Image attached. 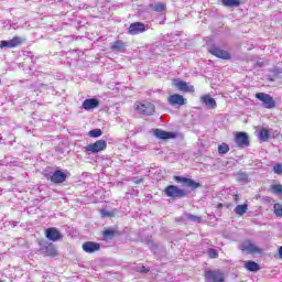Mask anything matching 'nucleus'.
Returning a JSON list of instances; mask_svg holds the SVG:
<instances>
[{"instance_id":"nucleus-21","label":"nucleus","mask_w":282,"mask_h":282,"mask_svg":"<svg viewBox=\"0 0 282 282\" xmlns=\"http://www.w3.org/2000/svg\"><path fill=\"white\" fill-rule=\"evenodd\" d=\"M258 138L260 142H268L270 140V130L268 128H261L258 132Z\"/></svg>"},{"instance_id":"nucleus-14","label":"nucleus","mask_w":282,"mask_h":282,"mask_svg":"<svg viewBox=\"0 0 282 282\" xmlns=\"http://www.w3.org/2000/svg\"><path fill=\"white\" fill-rule=\"evenodd\" d=\"M82 248H83L84 252L91 254V253L98 252V250H100V243H97L94 241H87V242L83 243Z\"/></svg>"},{"instance_id":"nucleus-1","label":"nucleus","mask_w":282,"mask_h":282,"mask_svg":"<svg viewBox=\"0 0 282 282\" xmlns=\"http://www.w3.org/2000/svg\"><path fill=\"white\" fill-rule=\"evenodd\" d=\"M164 195L170 199H183L186 196V191L180 188L177 185H169L163 191Z\"/></svg>"},{"instance_id":"nucleus-9","label":"nucleus","mask_w":282,"mask_h":282,"mask_svg":"<svg viewBox=\"0 0 282 282\" xmlns=\"http://www.w3.org/2000/svg\"><path fill=\"white\" fill-rule=\"evenodd\" d=\"M137 111L143 116H153V113H155V105L144 101L143 104H139L137 106Z\"/></svg>"},{"instance_id":"nucleus-15","label":"nucleus","mask_w":282,"mask_h":282,"mask_svg":"<svg viewBox=\"0 0 282 282\" xmlns=\"http://www.w3.org/2000/svg\"><path fill=\"white\" fill-rule=\"evenodd\" d=\"M153 135L158 138L159 140H171L175 138V133L173 132H166L162 129H154L153 130Z\"/></svg>"},{"instance_id":"nucleus-8","label":"nucleus","mask_w":282,"mask_h":282,"mask_svg":"<svg viewBox=\"0 0 282 282\" xmlns=\"http://www.w3.org/2000/svg\"><path fill=\"white\" fill-rule=\"evenodd\" d=\"M23 43H25V39L21 37V36H14L13 39L9 40V41H1L0 42V47H7L9 50H12L13 47H19V45H23Z\"/></svg>"},{"instance_id":"nucleus-2","label":"nucleus","mask_w":282,"mask_h":282,"mask_svg":"<svg viewBox=\"0 0 282 282\" xmlns=\"http://www.w3.org/2000/svg\"><path fill=\"white\" fill-rule=\"evenodd\" d=\"M239 248L242 250V252H247V254H263V249L250 240H245L241 242Z\"/></svg>"},{"instance_id":"nucleus-17","label":"nucleus","mask_w":282,"mask_h":282,"mask_svg":"<svg viewBox=\"0 0 282 282\" xmlns=\"http://www.w3.org/2000/svg\"><path fill=\"white\" fill-rule=\"evenodd\" d=\"M100 101L96 98L85 99L83 102V109L86 111H91V109H97L99 107Z\"/></svg>"},{"instance_id":"nucleus-40","label":"nucleus","mask_w":282,"mask_h":282,"mask_svg":"<svg viewBox=\"0 0 282 282\" xmlns=\"http://www.w3.org/2000/svg\"><path fill=\"white\" fill-rule=\"evenodd\" d=\"M0 282H3L2 280H0Z\"/></svg>"},{"instance_id":"nucleus-23","label":"nucleus","mask_w":282,"mask_h":282,"mask_svg":"<svg viewBox=\"0 0 282 282\" xmlns=\"http://www.w3.org/2000/svg\"><path fill=\"white\" fill-rule=\"evenodd\" d=\"M225 8H239L241 6V0H221Z\"/></svg>"},{"instance_id":"nucleus-39","label":"nucleus","mask_w":282,"mask_h":282,"mask_svg":"<svg viewBox=\"0 0 282 282\" xmlns=\"http://www.w3.org/2000/svg\"><path fill=\"white\" fill-rule=\"evenodd\" d=\"M281 73H282V69L279 70V74H281Z\"/></svg>"},{"instance_id":"nucleus-38","label":"nucleus","mask_w":282,"mask_h":282,"mask_svg":"<svg viewBox=\"0 0 282 282\" xmlns=\"http://www.w3.org/2000/svg\"><path fill=\"white\" fill-rule=\"evenodd\" d=\"M280 259H282V246L279 249Z\"/></svg>"},{"instance_id":"nucleus-37","label":"nucleus","mask_w":282,"mask_h":282,"mask_svg":"<svg viewBox=\"0 0 282 282\" xmlns=\"http://www.w3.org/2000/svg\"><path fill=\"white\" fill-rule=\"evenodd\" d=\"M134 184H142V178L137 180Z\"/></svg>"},{"instance_id":"nucleus-7","label":"nucleus","mask_w":282,"mask_h":282,"mask_svg":"<svg viewBox=\"0 0 282 282\" xmlns=\"http://www.w3.org/2000/svg\"><path fill=\"white\" fill-rule=\"evenodd\" d=\"M235 143L238 149H246V147H250V137L246 132H237Z\"/></svg>"},{"instance_id":"nucleus-19","label":"nucleus","mask_w":282,"mask_h":282,"mask_svg":"<svg viewBox=\"0 0 282 282\" xmlns=\"http://www.w3.org/2000/svg\"><path fill=\"white\" fill-rule=\"evenodd\" d=\"M200 102H203L207 109H217V101L210 95H204L200 97Z\"/></svg>"},{"instance_id":"nucleus-6","label":"nucleus","mask_w":282,"mask_h":282,"mask_svg":"<svg viewBox=\"0 0 282 282\" xmlns=\"http://www.w3.org/2000/svg\"><path fill=\"white\" fill-rule=\"evenodd\" d=\"M209 54L216 56V58H221L223 61H230V53L228 51H224L221 47L213 44L208 48Z\"/></svg>"},{"instance_id":"nucleus-13","label":"nucleus","mask_w":282,"mask_h":282,"mask_svg":"<svg viewBox=\"0 0 282 282\" xmlns=\"http://www.w3.org/2000/svg\"><path fill=\"white\" fill-rule=\"evenodd\" d=\"M167 102L171 107H182V105H186V99L182 95L174 94L167 98Z\"/></svg>"},{"instance_id":"nucleus-4","label":"nucleus","mask_w":282,"mask_h":282,"mask_svg":"<svg viewBox=\"0 0 282 282\" xmlns=\"http://www.w3.org/2000/svg\"><path fill=\"white\" fill-rule=\"evenodd\" d=\"M86 153L88 154H96L100 153V151H105L107 149V141L106 140H98L95 143H90L85 148Z\"/></svg>"},{"instance_id":"nucleus-11","label":"nucleus","mask_w":282,"mask_h":282,"mask_svg":"<svg viewBox=\"0 0 282 282\" xmlns=\"http://www.w3.org/2000/svg\"><path fill=\"white\" fill-rule=\"evenodd\" d=\"M174 180L178 184H184L185 186H187V188H192L193 191H195V188H199L202 186V184L193 181V178H186L184 176H174Z\"/></svg>"},{"instance_id":"nucleus-28","label":"nucleus","mask_w":282,"mask_h":282,"mask_svg":"<svg viewBox=\"0 0 282 282\" xmlns=\"http://www.w3.org/2000/svg\"><path fill=\"white\" fill-rule=\"evenodd\" d=\"M89 138H100L102 135V130L100 129H93L88 132Z\"/></svg>"},{"instance_id":"nucleus-20","label":"nucleus","mask_w":282,"mask_h":282,"mask_svg":"<svg viewBox=\"0 0 282 282\" xmlns=\"http://www.w3.org/2000/svg\"><path fill=\"white\" fill-rule=\"evenodd\" d=\"M174 86L180 89V91H193V86L188 87V84L186 82H182L180 79L174 80Z\"/></svg>"},{"instance_id":"nucleus-25","label":"nucleus","mask_w":282,"mask_h":282,"mask_svg":"<svg viewBox=\"0 0 282 282\" xmlns=\"http://www.w3.org/2000/svg\"><path fill=\"white\" fill-rule=\"evenodd\" d=\"M235 213L236 215H240V216L246 215V213H248V204L236 206Z\"/></svg>"},{"instance_id":"nucleus-34","label":"nucleus","mask_w":282,"mask_h":282,"mask_svg":"<svg viewBox=\"0 0 282 282\" xmlns=\"http://www.w3.org/2000/svg\"><path fill=\"white\" fill-rule=\"evenodd\" d=\"M273 173H275V175H282V163H276L273 166Z\"/></svg>"},{"instance_id":"nucleus-18","label":"nucleus","mask_w":282,"mask_h":282,"mask_svg":"<svg viewBox=\"0 0 282 282\" xmlns=\"http://www.w3.org/2000/svg\"><path fill=\"white\" fill-rule=\"evenodd\" d=\"M65 180H67V175L61 170H56L51 176V182H53V184H63Z\"/></svg>"},{"instance_id":"nucleus-31","label":"nucleus","mask_w":282,"mask_h":282,"mask_svg":"<svg viewBox=\"0 0 282 282\" xmlns=\"http://www.w3.org/2000/svg\"><path fill=\"white\" fill-rule=\"evenodd\" d=\"M237 181L238 182H242V183H246L248 181V173L246 172H239L237 174Z\"/></svg>"},{"instance_id":"nucleus-30","label":"nucleus","mask_w":282,"mask_h":282,"mask_svg":"<svg viewBox=\"0 0 282 282\" xmlns=\"http://www.w3.org/2000/svg\"><path fill=\"white\" fill-rule=\"evenodd\" d=\"M104 239H113V237L116 236V230L113 229H108L104 231Z\"/></svg>"},{"instance_id":"nucleus-36","label":"nucleus","mask_w":282,"mask_h":282,"mask_svg":"<svg viewBox=\"0 0 282 282\" xmlns=\"http://www.w3.org/2000/svg\"><path fill=\"white\" fill-rule=\"evenodd\" d=\"M135 271L141 272L142 274H147V272H149V269H147V267L144 265H140V267H137Z\"/></svg>"},{"instance_id":"nucleus-5","label":"nucleus","mask_w":282,"mask_h":282,"mask_svg":"<svg viewBox=\"0 0 282 282\" xmlns=\"http://www.w3.org/2000/svg\"><path fill=\"white\" fill-rule=\"evenodd\" d=\"M256 98L261 100L262 107H264V109H274V107H276V101H274V98L265 93H257Z\"/></svg>"},{"instance_id":"nucleus-24","label":"nucleus","mask_w":282,"mask_h":282,"mask_svg":"<svg viewBox=\"0 0 282 282\" xmlns=\"http://www.w3.org/2000/svg\"><path fill=\"white\" fill-rule=\"evenodd\" d=\"M150 8L154 10V12H164V10H166V4L163 2H156V3L150 4Z\"/></svg>"},{"instance_id":"nucleus-3","label":"nucleus","mask_w":282,"mask_h":282,"mask_svg":"<svg viewBox=\"0 0 282 282\" xmlns=\"http://www.w3.org/2000/svg\"><path fill=\"white\" fill-rule=\"evenodd\" d=\"M205 282H225L226 278L221 270H205L204 273Z\"/></svg>"},{"instance_id":"nucleus-10","label":"nucleus","mask_w":282,"mask_h":282,"mask_svg":"<svg viewBox=\"0 0 282 282\" xmlns=\"http://www.w3.org/2000/svg\"><path fill=\"white\" fill-rule=\"evenodd\" d=\"M44 235L46 239H48V241H53V242L62 241L63 239V234L61 232V230H58L55 227H50L45 229Z\"/></svg>"},{"instance_id":"nucleus-16","label":"nucleus","mask_w":282,"mask_h":282,"mask_svg":"<svg viewBox=\"0 0 282 282\" xmlns=\"http://www.w3.org/2000/svg\"><path fill=\"white\" fill-rule=\"evenodd\" d=\"M41 252L46 254V257H57L58 251L56 250V246L54 243H47L41 247Z\"/></svg>"},{"instance_id":"nucleus-26","label":"nucleus","mask_w":282,"mask_h":282,"mask_svg":"<svg viewBox=\"0 0 282 282\" xmlns=\"http://www.w3.org/2000/svg\"><path fill=\"white\" fill-rule=\"evenodd\" d=\"M185 219H188V221H193L194 224H202V217L193 214H185Z\"/></svg>"},{"instance_id":"nucleus-33","label":"nucleus","mask_w":282,"mask_h":282,"mask_svg":"<svg viewBox=\"0 0 282 282\" xmlns=\"http://www.w3.org/2000/svg\"><path fill=\"white\" fill-rule=\"evenodd\" d=\"M100 214L102 217H116V210L101 209Z\"/></svg>"},{"instance_id":"nucleus-35","label":"nucleus","mask_w":282,"mask_h":282,"mask_svg":"<svg viewBox=\"0 0 282 282\" xmlns=\"http://www.w3.org/2000/svg\"><path fill=\"white\" fill-rule=\"evenodd\" d=\"M208 257H210V259H217V257H219V253L216 249H208Z\"/></svg>"},{"instance_id":"nucleus-29","label":"nucleus","mask_w":282,"mask_h":282,"mask_svg":"<svg viewBox=\"0 0 282 282\" xmlns=\"http://www.w3.org/2000/svg\"><path fill=\"white\" fill-rule=\"evenodd\" d=\"M228 151H230V147H228V144H226V143H221L218 147V153H220L221 155L228 153Z\"/></svg>"},{"instance_id":"nucleus-27","label":"nucleus","mask_w":282,"mask_h":282,"mask_svg":"<svg viewBox=\"0 0 282 282\" xmlns=\"http://www.w3.org/2000/svg\"><path fill=\"white\" fill-rule=\"evenodd\" d=\"M111 50H115L116 52H121V50H124V43H122V41L117 40L116 42H113Z\"/></svg>"},{"instance_id":"nucleus-12","label":"nucleus","mask_w":282,"mask_h":282,"mask_svg":"<svg viewBox=\"0 0 282 282\" xmlns=\"http://www.w3.org/2000/svg\"><path fill=\"white\" fill-rule=\"evenodd\" d=\"M145 30H147V24H144L142 22H134V23L130 24V26L128 29V34L135 36L138 34L144 33Z\"/></svg>"},{"instance_id":"nucleus-32","label":"nucleus","mask_w":282,"mask_h":282,"mask_svg":"<svg viewBox=\"0 0 282 282\" xmlns=\"http://www.w3.org/2000/svg\"><path fill=\"white\" fill-rule=\"evenodd\" d=\"M273 208H274V215L276 217H282V204L276 203L274 204Z\"/></svg>"},{"instance_id":"nucleus-22","label":"nucleus","mask_w":282,"mask_h":282,"mask_svg":"<svg viewBox=\"0 0 282 282\" xmlns=\"http://www.w3.org/2000/svg\"><path fill=\"white\" fill-rule=\"evenodd\" d=\"M245 268L249 272H259V270H261V268L259 267V263H257L252 260L245 262Z\"/></svg>"}]
</instances>
